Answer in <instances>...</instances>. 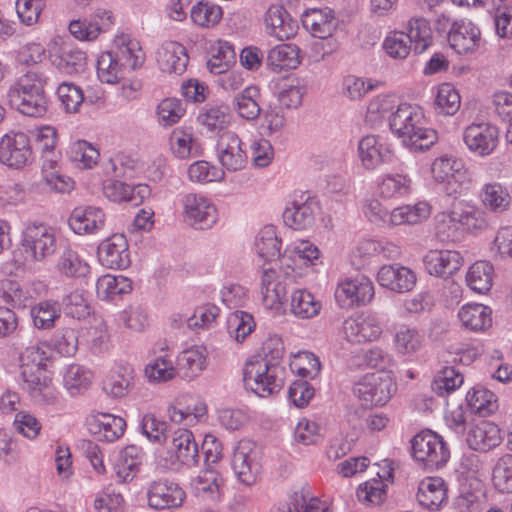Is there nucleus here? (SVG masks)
<instances>
[{
	"label": "nucleus",
	"mask_w": 512,
	"mask_h": 512,
	"mask_svg": "<svg viewBox=\"0 0 512 512\" xmlns=\"http://www.w3.org/2000/svg\"><path fill=\"white\" fill-rule=\"evenodd\" d=\"M284 355L280 339L271 338L264 342L262 354L250 359L243 370V382L260 397L278 393L284 385L285 368L281 366Z\"/></svg>",
	"instance_id": "obj_1"
},
{
	"label": "nucleus",
	"mask_w": 512,
	"mask_h": 512,
	"mask_svg": "<svg viewBox=\"0 0 512 512\" xmlns=\"http://www.w3.org/2000/svg\"><path fill=\"white\" fill-rule=\"evenodd\" d=\"M389 126L405 146L415 151L427 150L438 140L437 132L425 126L423 112L411 104H400L396 111L391 112Z\"/></svg>",
	"instance_id": "obj_2"
},
{
	"label": "nucleus",
	"mask_w": 512,
	"mask_h": 512,
	"mask_svg": "<svg viewBox=\"0 0 512 512\" xmlns=\"http://www.w3.org/2000/svg\"><path fill=\"white\" fill-rule=\"evenodd\" d=\"M128 62V37L116 36L113 49L102 53L97 61V76L102 83L121 84L122 93L126 87V64Z\"/></svg>",
	"instance_id": "obj_3"
},
{
	"label": "nucleus",
	"mask_w": 512,
	"mask_h": 512,
	"mask_svg": "<svg viewBox=\"0 0 512 512\" xmlns=\"http://www.w3.org/2000/svg\"><path fill=\"white\" fill-rule=\"evenodd\" d=\"M411 446L413 458L428 471L443 467L450 457L443 438L431 430L416 434L411 440Z\"/></svg>",
	"instance_id": "obj_4"
},
{
	"label": "nucleus",
	"mask_w": 512,
	"mask_h": 512,
	"mask_svg": "<svg viewBox=\"0 0 512 512\" xmlns=\"http://www.w3.org/2000/svg\"><path fill=\"white\" fill-rule=\"evenodd\" d=\"M364 212L371 222H389L398 226L417 224L427 219L431 213V206L425 201H420L415 205L397 207L389 213L377 199H372L367 202Z\"/></svg>",
	"instance_id": "obj_5"
},
{
	"label": "nucleus",
	"mask_w": 512,
	"mask_h": 512,
	"mask_svg": "<svg viewBox=\"0 0 512 512\" xmlns=\"http://www.w3.org/2000/svg\"><path fill=\"white\" fill-rule=\"evenodd\" d=\"M395 390L392 377L387 372L366 374L353 387V394L364 406H382Z\"/></svg>",
	"instance_id": "obj_6"
},
{
	"label": "nucleus",
	"mask_w": 512,
	"mask_h": 512,
	"mask_svg": "<svg viewBox=\"0 0 512 512\" xmlns=\"http://www.w3.org/2000/svg\"><path fill=\"white\" fill-rule=\"evenodd\" d=\"M21 244L32 261L43 262L55 253L57 238L53 228L33 223L23 230Z\"/></svg>",
	"instance_id": "obj_7"
},
{
	"label": "nucleus",
	"mask_w": 512,
	"mask_h": 512,
	"mask_svg": "<svg viewBox=\"0 0 512 512\" xmlns=\"http://www.w3.org/2000/svg\"><path fill=\"white\" fill-rule=\"evenodd\" d=\"M456 223L472 232L484 231L489 228L487 215L482 209L465 205L438 216L436 224L437 235L439 237L441 235L449 237L450 235L446 234V227L450 229L452 225L456 229Z\"/></svg>",
	"instance_id": "obj_8"
},
{
	"label": "nucleus",
	"mask_w": 512,
	"mask_h": 512,
	"mask_svg": "<svg viewBox=\"0 0 512 512\" xmlns=\"http://www.w3.org/2000/svg\"><path fill=\"white\" fill-rule=\"evenodd\" d=\"M33 159L29 137L23 133L6 134L0 140V162L8 167L22 168Z\"/></svg>",
	"instance_id": "obj_9"
},
{
	"label": "nucleus",
	"mask_w": 512,
	"mask_h": 512,
	"mask_svg": "<svg viewBox=\"0 0 512 512\" xmlns=\"http://www.w3.org/2000/svg\"><path fill=\"white\" fill-rule=\"evenodd\" d=\"M373 297V283L364 276L341 282L335 291V299L340 307L344 309L369 303Z\"/></svg>",
	"instance_id": "obj_10"
},
{
	"label": "nucleus",
	"mask_w": 512,
	"mask_h": 512,
	"mask_svg": "<svg viewBox=\"0 0 512 512\" xmlns=\"http://www.w3.org/2000/svg\"><path fill=\"white\" fill-rule=\"evenodd\" d=\"M498 138V128L490 123H473L463 134L467 147L480 156L491 154L497 147Z\"/></svg>",
	"instance_id": "obj_11"
},
{
	"label": "nucleus",
	"mask_w": 512,
	"mask_h": 512,
	"mask_svg": "<svg viewBox=\"0 0 512 512\" xmlns=\"http://www.w3.org/2000/svg\"><path fill=\"white\" fill-rule=\"evenodd\" d=\"M242 145V140L234 132H226L219 137L216 145L218 159L228 171H238L245 167L247 155Z\"/></svg>",
	"instance_id": "obj_12"
},
{
	"label": "nucleus",
	"mask_w": 512,
	"mask_h": 512,
	"mask_svg": "<svg viewBox=\"0 0 512 512\" xmlns=\"http://www.w3.org/2000/svg\"><path fill=\"white\" fill-rule=\"evenodd\" d=\"M448 41L458 54L472 53L480 45L481 32L471 21H456L449 29Z\"/></svg>",
	"instance_id": "obj_13"
},
{
	"label": "nucleus",
	"mask_w": 512,
	"mask_h": 512,
	"mask_svg": "<svg viewBox=\"0 0 512 512\" xmlns=\"http://www.w3.org/2000/svg\"><path fill=\"white\" fill-rule=\"evenodd\" d=\"M343 332L351 343H364L376 340L382 333L377 318L371 315L350 317L343 323Z\"/></svg>",
	"instance_id": "obj_14"
},
{
	"label": "nucleus",
	"mask_w": 512,
	"mask_h": 512,
	"mask_svg": "<svg viewBox=\"0 0 512 512\" xmlns=\"http://www.w3.org/2000/svg\"><path fill=\"white\" fill-rule=\"evenodd\" d=\"M185 213L196 229H207L217 220L215 206L203 196L188 194L184 199Z\"/></svg>",
	"instance_id": "obj_15"
},
{
	"label": "nucleus",
	"mask_w": 512,
	"mask_h": 512,
	"mask_svg": "<svg viewBox=\"0 0 512 512\" xmlns=\"http://www.w3.org/2000/svg\"><path fill=\"white\" fill-rule=\"evenodd\" d=\"M98 256L110 269H125L128 266V240L123 233L113 234L98 247Z\"/></svg>",
	"instance_id": "obj_16"
},
{
	"label": "nucleus",
	"mask_w": 512,
	"mask_h": 512,
	"mask_svg": "<svg viewBox=\"0 0 512 512\" xmlns=\"http://www.w3.org/2000/svg\"><path fill=\"white\" fill-rule=\"evenodd\" d=\"M185 492L176 483L168 481H155L148 490L149 506L161 510L181 506Z\"/></svg>",
	"instance_id": "obj_17"
},
{
	"label": "nucleus",
	"mask_w": 512,
	"mask_h": 512,
	"mask_svg": "<svg viewBox=\"0 0 512 512\" xmlns=\"http://www.w3.org/2000/svg\"><path fill=\"white\" fill-rule=\"evenodd\" d=\"M463 258L454 250H430L424 257L427 272L441 278H448L462 266Z\"/></svg>",
	"instance_id": "obj_18"
},
{
	"label": "nucleus",
	"mask_w": 512,
	"mask_h": 512,
	"mask_svg": "<svg viewBox=\"0 0 512 512\" xmlns=\"http://www.w3.org/2000/svg\"><path fill=\"white\" fill-rule=\"evenodd\" d=\"M89 431L100 441L114 442L125 433L127 423L122 417L97 413L91 416L88 422Z\"/></svg>",
	"instance_id": "obj_19"
},
{
	"label": "nucleus",
	"mask_w": 512,
	"mask_h": 512,
	"mask_svg": "<svg viewBox=\"0 0 512 512\" xmlns=\"http://www.w3.org/2000/svg\"><path fill=\"white\" fill-rule=\"evenodd\" d=\"M377 281L383 287L404 293L413 289L416 284V275L404 266L384 265L378 271Z\"/></svg>",
	"instance_id": "obj_20"
},
{
	"label": "nucleus",
	"mask_w": 512,
	"mask_h": 512,
	"mask_svg": "<svg viewBox=\"0 0 512 512\" xmlns=\"http://www.w3.org/2000/svg\"><path fill=\"white\" fill-rule=\"evenodd\" d=\"M466 441L471 449L487 452L501 443V431L492 422L480 421L469 429Z\"/></svg>",
	"instance_id": "obj_21"
},
{
	"label": "nucleus",
	"mask_w": 512,
	"mask_h": 512,
	"mask_svg": "<svg viewBox=\"0 0 512 512\" xmlns=\"http://www.w3.org/2000/svg\"><path fill=\"white\" fill-rule=\"evenodd\" d=\"M189 57L186 48L178 42L167 41L157 52V62L163 72L182 74L187 67Z\"/></svg>",
	"instance_id": "obj_22"
},
{
	"label": "nucleus",
	"mask_w": 512,
	"mask_h": 512,
	"mask_svg": "<svg viewBox=\"0 0 512 512\" xmlns=\"http://www.w3.org/2000/svg\"><path fill=\"white\" fill-rule=\"evenodd\" d=\"M265 24L268 33L281 41L293 37L297 30L296 21L291 18L285 8L278 5L269 7L265 15Z\"/></svg>",
	"instance_id": "obj_23"
},
{
	"label": "nucleus",
	"mask_w": 512,
	"mask_h": 512,
	"mask_svg": "<svg viewBox=\"0 0 512 512\" xmlns=\"http://www.w3.org/2000/svg\"><path fill=\"white\" fill-rule=\"evenodd\" d=\"M171 449L176 460L182 465L193 467L198 464V444L188 429H178L174 432Z\"/></svg>",
	"instance_id": "obj_24"
},
{
	"label": "nucleus",
	"mask_w": 512,
	"mask_h": 512,
	"mask_svg": "<svg viewBox=\"0 0 512 512\" xmlns=\"http://www.w3.org/2000/svg\"><path fill=\"white\" fill-rule=\"evenodd\" d=\"M232 468L243 484L249 486L255 483L259 467L249 444L240 443L237 446L233 453Z\"/></svg>",
	"instance_id": "obj_25"
},
{
	"label": "nucleus",
	"mask_w": 512,
	"mask_h": 512,
	"mask_svg": "<svg viewBox=\"0 0 512 512\" xmlns=\"http://www.w3.org/2000/svg\"><path fill=\"white\" fill-rule=\"evenodd\" d=\"M447 499L444 481L438 477L423 480L417 492L419 504L430 511H438Z\"/></svg>",
	"instance_id": "obj_26"
},
{
	"label": "nucleus",
	"mask_w": 512,
	"mask_h": 512,
	"mask_svg": "<svg viewBox=\"0 0 512 512\" xmlns=\"http://www.w3.org/2000/svg\"><path fill=\"white\" fill-rule=\"evenodd\" d=\"M302 22L304 27L309 30L314 37L320 39L330 38L338 25L331 9H314L305 14Z\"/></svg>",
	"instance_id": "obj_27"
},
{
	"label": "nucleus",
	"mask_w": 512,
	"mask_h": 512,
	"mask_svg": "<svg viewBox=\"0 0 512 512\" xmlns=\"http://www.w3.org/2000/svg\"><path fill=\"white\" fill-rule=\"evenodd\" d=\"M104 225V213L97 207L75 208L69 218V226L77 233H93Z\"/></svg>",
	"instance_id": "obj_28"
},
{
	"label": "nucleus",
	"mask_w": 512,
	"mask_h": 512,
	"mask_svg": "<svg viewBox=\"0 0 512 512\" xmlns=\"http://www.w3.org/2000/svg\"><path fill=\"white\" fill-rule=\"evenodd\" d=\"M260 90L257 86H248L237 93L232 101V106L237 115L245 120L258 119L261 113Z\"/></svg>",
	"instance_id": "obj_29"
},
{
	"label": "nucleus",
	"mask_w": 512,
	"mask_h": 512,
	"mask_svg": "<svg viewBox=\"0 0 512 512\" xmlns=\"http://www.w3.org/2000/svg\"><path fill=\"white\" fill-rule=\"evenodd\" d=\"M9 103L23 115L42 117L47 112L48 98L46 93H8Z\"/></svg>",
	"instance_id": "obj_30"
},
{
	"label": "nucleus",
	"mask_w": 512,
	"mask_h": 512,
	"mask_svg": "<svg viewBox=\"0 0 512 512\" xmlns=\"http://www.w3.org/2000/svg\"><path fill=\"white\" fill-rule=\"evenodd\" d=\"M358 153L362 164L367 169H374L380 163L388 161L391 154L388 148H383L375 135H367L360 140Z\"/></svg>",
	"instance_id": "obj_31"
},
{
	"label": "nucleus",
	"mask_w": 512,
	"mask_h": 512,
	"mask_svg": "<svg viewBox=\"0 0 512 512\" xmlns=\"http://www.w3.org/2000/svg\"><path fill=\"white\" fill-rule=\"evenodd\" d=\"M317 210L318 206L315 201L294 202L292 207L285 209L283 220L286 225L295 230L306 229L313 224Z\"/></svg>",
	"instance_id": "obj_32"
},
{
	"label": "nucleus",
	"mask_w": 512,
	"mask_h": 512,
	"mask_svg": "<svg viewBox=\"0 0 512 512\" xmlns=\"http://www.w3.org/2000/svg\"><path fill=\"white\" fill-rule=\"evenodd\" d=\"M462 325L471 331H482L492 324L491 310L482 304H467L458 312Z\"/></svg>",
	"instance_id": "obj_33"
},
{
	"label": "nucleus",
	"mask_w": 512,
	"mask_h": 512,
	"mask_svg": "<svg viewBox=\"0 0 512 512\" xmlns=\"http://www.w3.org/2000/svg\"><path fill=\"white\" fill-rule=\"evenodd\" d=\"M97 295L102 300H122L128 292V277L124 275H103L96 283Z\"/></svg>",
	"instance_id": "obj_34"
},
{
	"label": "nucleus",
	"mask_w": 512,
	"mask_h": 512,
	"mask_svg": "<svg viewBox=\"0 0 512 512\" xmlns=\"http://www.w3.org/2000/svg\"><path fill=\"white\" fill-rule=\"evenodd\" d=\"M230 108L224 104H215L203 108L198 121L211 132H220L231 123Z\"/></svg>",
	"instance_id": "obj_35"
},
{
	"label": "nucleus",
	"mask_w": 512,
	"mask_h": 512,
	"mask_svg": "<svg viewBox=\"0 0 512 512\" xmlns=\"http://www.w3.org/2000/svg\"><path fill=\"white\" fill-rule=\"evenodd\" d=\"M407 37L413 45V50L421 54L433 43L432 29L430 23L423 17L411 18L408 22Z\"/></svg>",
	"instance_id": "obj_36"
},
{
	"label": "nucleus",
	"mask_w": 512,
	"mask_h": 512,
	"mask_svg": "<svg viewBox=\"0 0 512 512\" xmlns=\"http://www.w3.org/2000/svg\"><path fill=\"white\" fill-rule=\"evenodd\" d=\"M205 355L200 347L181 352L177 358V371L184 379H193L205 368Z\"/></svg>",
	"instance_id": "obj_37"
},
{
	"label": "nucleus",
	"mask_w": 512,
	"mask_h": 512,
	"mask_svg": "<svg viewBox=\"0 0 512 512\" xmlns=\"http://www.w3.org/2000/svg\"><path fill=\"white\" fill-rule=\"evenodd\" d=\"M481 200L487 209L495 213H502L509 208L511 196L501 184L489 183L482 189Z\"/></svg>",
	"instance_id": "obj_38"
},
{
	"label": "nucleus",
	"mask_w": 512,
	"mask_h": 512,
	"mask_svg": "<svg viewBox=\"0 0 512 512\" xmlns=\"http://www.w3.org/2000/svg\"><path fill=\"white\" fill-rule=\"evenodd\" d=\"M493 274L492 264L488 261H477L469 268L466 280L472 290L485 293L492 286Z\"/></svg>",
	"instance_id": "obj_39"
},
{
	"label": "nucleus",
	"mask_w": 512,
	"mask_h": 512,
	"mask_svg": "<svg viewBox=\"0 0 512 512\" xmlns=\"http://www.w3.org/2000/svg\"><path fill=\"white\" fill-rule=\"evenodd\" d=\"M267 62L274 70L295 69L300 64L298 49L289 44L278 45L269 51Z\"/></svg>",
	"instance_id": "obj_40"
},
{
	"label": "nucleus",
	"mask_w": 512,
	"mask_h": 512,
	"mask_svg": "<svg viewBox=\"0 0 512 512\" xmlns=\"http://www.w3.org/2000/svg\"><path fill=\"white\" fill-rule=\"evenodd\" d=\"M321 303L305 289L293 292L291 297V312L298 318L309 319L319 314Z\"/></svg>",
	"instance_id": "obj_41"
},
{
	"label": "nucleus",
	"mask_w": 512,
	"mask_h": 512,
	"mask_svg": "<svg viewBox=\"0 0 512 512\" xmlns=\"http://www.w3.org/2000/svg\"><path fill=\"white\" fill-rule=\"evenodd\" d=\"M57 67L68 74L77 73L84 69L86 54L71 45H63L60 53L53 61Z\"/></svg>",
	"instance_id": "obj_42"
},
{
	"label": "nucleus",
	"mask_w": 512,
	"mask_h": 512,
	"mask_svg": "<svg viewBox=\"0 0 512 512\" xmlns=\"http://www.w3.org/2000/svg\"><path fill=\"white\" fill-rule=\"evenodd\" d=\"M92 372L78 364L70 365L63 377L64 387L71 395L87 390L92 381Z\"/></svg>",
	"instance_id": "obj_43"
},
{
	"label": "nucleus",
	"mask_w": 512,
	"mask_h": 512,
	"mask_svg": "<svg viewBox=\"0 0 512 512\" xmlns=\"http://www.w3.org/2000/svg\"><path fill=\"white\" fill-rule=\"evenodd\" d=\"M467 401L471 409L482 416L493 413L498 407L496 395L482 386H476L469 391Z\"/></svg>",
	"instance_id": "obj_44"
},
{
	"label": "nucleus",
	"mask_w": 512,
	"mask_h": 512,
	"mask_svg": "<svg viewBox=\"0 0 512 512\" xmlns=\"http://www.w3.org/2000/svg\"><path fill=\"white\" fill-rule=\"evenodd\" d=\"M213 51L212 57L207 62V68L213 74L227 72L236 60V54L232 45L226 41H218Z\"/></svg>",
	"instance_id": "obj_45"
},
{
	"label": "nucleus",
	"mask_w": 512,
	"mask_h": 512,
	"mask_svg": "<svg viewBox=\"0 0 512 512\" xmlns=\"http://www.w3.org/2000/svg\"><path fill=\"white\" fill-rule=\"evenodd\" d=\"M60 315L59 304L50 300L41 301L31 308L34 325L39 329L52 328Z\"/></svg>",
	"instance_id": "obj_46"
},
{
	"label": "nucleus",
	"mask_w": 512,
	"mask_h": 512,
	"mask_svg": "<svg viewBox=\"0 0 512 512\" xmlns=\"http://www.w3.org/2000/svg\"><path fill=\"white\" fill-rule=\"evenodd\" d=\"M192 21L200 27H213L222 18L223 12L220 6L208 1H200L191 9Z\"/></svg>",
	"instance_id": "obj_47"
},
{
	"label": "nucleus",
	"mask_w": 512,
	"mask_h": 512,
	"mask_svg": "<svg viewBox=\"0 0 512 512\" xmlns=\"http://www.w3.org/2000/svg\"><path fill=\"white\" fill-rule=\"evenodd\" d=\"M46 84L47 78L43 73L30 70L17 79L8 93H34L37 97L38 93H46Z\"/></svg>",
	"instance_id": "obj_48"
},
{
	"label": "nucleus",
	"mask_w": 512,
	"mask_h": 512,
	"mask_svg": "<svg viewBox=\"0 0 512 512\" xmlns=\"http://www.w3.org/2000/svg\"><path fill=\"white\" fill-rule=\"evenodd\" d=\"M281 241L273 226H267L260 231L256 241L258 255L266 261H272L280 256Z\"/></svg>",
	"instance_id": "obj_49"
},
{
	"label": "nucleus",
	"mask_w": 512,
	"mask_h": 512,
	"mask_svg": "<svg viewBox=\"0 0 512 512\" xmlns=\"http://www.w3.org/2000/svg\"><path fill=\"white\" fill-rule=\"evenodd\" d=\"M494 487L501 493H512V455L498 459L492 471Z\"/></svg>",
	"instance_id": "obj_50"
},
{
	"label": "nucleus",
	"mask_w": 512,
	"mask_h": 512,
	"mask_svg": "<svg viewBox=\"0 0 512 512\" xmlns=\"http://www.w3.org/2000/svg\"><path fill=\"white\" fill-rule=\"evenodd\" d=\"M463 380V375L454 367H444L435 376L431 387L436 394L443 396L460 387Z\"/></svg>",
	"instance_id": "obj_51"
},
{
	"label": "nucleus",
	"mask_w": 512,
	"mask_h": 512,
	"mask_svg": "<svg viewBox=\"0 0 512 512\" xmlns=\"http://www.w3.org/2000/svg\"><path fill=\"white\" fill-rule=\"evenodd\" d=\"M435 104L439 113L454 115L460 108V95L451 84L443 83L438 88Z\"/></svg>",
	"instance_id": "obj_52"
},
{
	"label": "nucleus",
	"mask_w": 512,
	"mask_h": 512,
	"mask_svg": "<svg viewBox=\"0 0 512 512\" xmlns=\"http://www.w3.org/2000/svg\"><path fill=\"white\" fill-rule=\"evenodd\" d=\"M51 345L63 356H74L78 350V333L73 328L58 329L51 339Z\"/></svg>",
	"instance_id": "obj_53"
},
{
	"label": "nucleus",
	"mask_w": 512,
	"mask_h": 512,
	"mask_svg": "<svg viewBox=\"0 0 512 512\" xmlns=\"http://www.w3.org/2000/svg\"><path fill=\"white\" fill-rule=\"evenodd\" d=\"M422 336L416 328L402 326L395 335V345L401 354H413L422 345Z\"/></svg>",
	"instance_id": "obj_54"
},
{
	"label": "nucleus",
	"mask_w": 512,
	"mask_h": 512,
	"mask_svg": "<svg viewBox=\"0 0 512 512\" xmlns=\"http://www.w3.org/2000/svg\"><path fill=\"white\" fill-rule=\"evenodd\" d=\"M383 48L390 57L404 59L410 53L412 43L406 33L395 31L386 37Z\"/></svg>",
	"instance_id": "obj_55"
},
{
	"label": "nucleus",
	"mask_w": 512,
	"mask_h": 512,
	"mask_svg": "<svg viewBox=\"0 0 512 512\" xmlns=\"http://www.w3.org/2000/svg\"><path fill=\"white\" fill-rule=\"evenodd\" d=\"M411 179L406 175H387L380 184V193L385 198L404 196L410 192Z\"/></svg>",
	"instance_id": "obj_56"
},
{
	"label": "nucleus",
	"mask_w": 512,
	"mask_h": 512,
	"mask_svg": "<svg viewBox=\"0 0 512 512\" xmlns=\"http://www.w3.org/2000/svg\"><path fill=\"white\" fill-rule=\"evenodd\" d=\"M188 175L193 182L208 183L222 180L225 173L222 169L211 166L206 161H197L190 165Z\"/></svg>",
	"instance_id": "obj_57"
},
{
	"label": "nucleus",
	"mask_w": 512,
	"mask_h": 512,
	"mask_svg": "<svg viewBox=\"0 0 512 512\" xmlns=\"http://www.w3.org/2000/svg\"><path fill=\"white\" fill-rule=\"evenodd\" d=\"M57 96L66 112H77L84 100L80 87L68 82L59 85Z\"/></svg>",
	"instance_id": "obj_58"
},
{
	"label": "nucleus",
	"mask_w": 512,
	"mask_h": 512,
	"mask_svg": "<svg viewBox=\"0 0 512 512\" xmlns=\"http://www.w3.org/2000/svg\"><path fill=\"white\" fill-rule=\"evenodd\" d=\"M254 327L253 317L244 311H236L228 320L229 332L230 334L234 333L237 342L244 341Z\"/></svg>",
	"instance_id": "obj_59"
},
{
	"label": "nucleus",
	"mask_w": 512,
	"mask_h": 512,
	"mask_svg": "<svg viewBox=\"0 0 512 512\" xmlns=\"http://www.w3.org/2000/svg\"><path fill=\"white\" fill-rule=\"evenodd\" d=\"M58 269L68 277H79L87 273L88 267L79 259L77 253L66 248L58 261Z\"/></svg>",
	"instance_id": "obj_60"
},
{
	"label": "nucleus",
	"mask_w": 512,
	"mask_h": 512,
	"mask_svg": "<svg viewBox=\"0 0 512 512\" xmlns=\"http://www.w3.org/2000/svg\"><path fill=\"white\" fill-rule=\"evenodd\" d=\"M157 109L160 123L164 126H171L177 123L185 113L181 100L176 98L162 100Z\"/></svg>",
	"instance_id": "obj_61"
},
{
	"label": "nucleus",
	"mask_w": 512,
	"mask_h": 512,
	"mask_svg": "<svg viewBox=\"0 0 512 512\" xmlns=\"http://www.w3.org/2000/svg\"><path fill=\"white\" fill-rule=\"evenodd\" d=\"M98 150L85 140L74 142L70 150V158L73 161L82 163L84 168H91L99 158Z\"/></svg>",
	"instance_id": "obj_62"
},
{
	"label": "nucleus",
	"mask_w": 512,
	"mask_h": 512,
	"mask_svg": "<svg viewBox=\"0 0 512 512\" xmlns=\"http://www.w3.org/2000/svg\"><path fill=\"white\" fill-rule=\"evenodd\" d=\"M64 310L67 315L76 319H84L91 313V307L79 291H74L63 298Z\"/></svg>",
	"instance_id": "obj_63"
},
{
	"label": "nucleus",
	"mask_w": 512,
	"mask_h": 512,
	"mask_svg": "<svg viewBox=\"0 0 512 512\" xmlns=\"http://www.w3.org/2000/svg\"><path fill=\"white\" fill-rule=\"evenodd\" d=\"M177 369L173 366L171 360L165 357L157 358L153 364L145 368V375L149 380L157 382H166L175 377Z\"/></svg>",
	"instance_id": "obj_64"
}]
</instances>
